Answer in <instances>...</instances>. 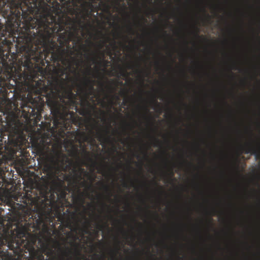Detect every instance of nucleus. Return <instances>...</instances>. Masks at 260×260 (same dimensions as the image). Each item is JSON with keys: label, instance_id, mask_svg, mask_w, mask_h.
I'll return each instance as SVG.
<instances>
[{"label": "nucleus", "instance_id": "obj_1", "mask_svg": "<svg viewBox=\"0 0 260 260\" xmlns=\"http://www.w3.org/2000/svg\"><path fill=\"white\" fill-rule=\"evenodd\" d=\"M0 260H12L11 255L4 246L13 251L15 254L21 255L23 252H29L32 260H81V249L79 243L71 242L73 249L62 248L57 242V251L48 244L43 243L41 248L36 249L34 245L36 240L24 227L16 226L15 230L6 229L4 223L0 219Z\"/></svg>", "mask_w": 260, "mask_h": 260}, {"label": "nucleus", "instance_id": "obj_2", "mask_svg": "<svg viewBox=\"0 0 260 260\" xmlns=\"http://www.w3.org/2000/svg\"><path fill=\"white\" fill-rule=\"evenodd\" d=\"M13 0L10 21L27 32L35 28L37 34H61V0Z\"/></svg>", "mask_w": 260, "mask_h": 260}, {"label": "nucleus", "instance_id": "obj_3", "mask_svg": "<svg viewBox=\"0 0 260 260\" xmlns=\"http://www.w3.org/2000/svg\"><path fill=\"white\" fill-rule=\"evenodd\" d=\"M63 88L62 84L57 79L50 82V87L40 79L31 84L29 86L28 101L23 102L21 106L24 117L34 120L35 123H37L42 118L43 111L44 101L42 96H45L51 113L55 118L54 125H56L57 119L63 118L68 113L66 107L59 101L62 99L61 93Z\"/></svg>", "mask_w": 260, "mask_h": 260}, {"label": "nucleus", "instance_id": "obj_4", "mask_svg": "<svg viewBox=\"0 0 260 260\" xmlns=\"http://www.w3.org/2000/svg\"><path fill=\"white\" fill-rule=\"evenodd\" d=\"M94 80H92L89 77H86L84 79V86H82L80 85L78 86L79 90L80 92L84 95L85 98V102L88 105H89V103L87 100L89 98L90 96L93 95L94 93Z\"/></svg>", "mask_w": 260, "mask_h": 260}, {"label": "nucleus", "instance_id": "obj_5", "mask_svg": "<svg viewBox=\"0 0 260 260\" xmlns=\"http://www.w3.org/2000/svg\"><path fill=\"white\" fill-rule=\"evenodd\" d=\"M60 154L61 153H57L56 158L52 157L49 159L50 164H47L45 166L48 171L52 172L54 171L55 172H59L60 171H66L67 166L64 167V159H60Z\"/></svg>", "mask_w": 260, "mask_h": 260}, {"label": "nucleus", "instance_id": "obj_6", "mask_svg": "<svg viewBox=\"0 0 260 260\" xmlns=\"http://www.w3.org/2000/svg\"><path fill=\"white\" fill-rule=\"evenodd\" d=\"M50 141L48 142L47 140L42 138L39 144H38L37 148L38 154L42 158H46L48 156V153L50 150L49 146Z\"/></svg>", "mask_w": 260, "mask_h": 260}, {"label": "nucleus", "instance_id": "obj_7", "mask_svg": "<svg viewBox=\"0 0 260 260\" xmlns=\"http://www.w3.org/2000/svg\"><path fill=\"white\" fill-rule=\"evenodd\" d=\"M105 44V42H103L101 44H100L98 46L99 48V51L98 52H92L91 54H87L86 55V57L87 59V60H89L90 61L92 62L93 63H96L98 61V59H102V61L105 62V64H107L108 63V60H104V52H102L100 51L101 49H102L104 45Z\"/></svg>", "mask_w": 260, "mask_h": 260}, {"label": "nucleus", "instance_id": "obj_8", "mask_svg": "<svg viewBox=\"0 0 260 260\" xmlns=\"http://www.w3.org/2000/svg\"><path fill=\"white\" fill-rule=\"evenodd\" d=\"M245 154L251 153L255 155L256 159L260 158V152L259 149L252 143L247 144L244 147Z\"/></svg>", "mask_w": 260, "mask_h": 260}, {"label": "nucleus", "instance_id": "obj_9", "mask_svg": "<svg viewBox=\"0 0 260 260\" xmlns=\"http://www.w3.org/2000/svg\"><path fill=\"white\" fill-rule=\"evenodd\" d=\"M8 78L5 79L3 77L0 73V95L6 96L8 93V89L9 88L10 84L7 80Z\"/></svg>", "mask_w": 260, "mask_h": 260}, {"label": "nucleus", "instance_id": "obj_10", "mask_svg": "<svg viewBox=\"0 0 260 260\" xmlns=\"http://www.w3.org/2000/svg\"><path fill=\"white\" fill-rule=\"evenodd\" d=\"M85 172L84 169L81 167L79 168L78 170L74 168L73 169V178L75 183H77L81 179V174Z\"/></svg>", "mask_w": 260, "mask_h": 260}, {"label": "nucleus", "instance_id": "obj_11", "mask_svg": "<svg viewBox=\"0 0 260 260\" xmlns=\"http://www.w3.org/2000/svg\"><path fill=\"white\" fill-rule=\"evenodd\" d=\"M38 216V218L35 220V221L36 222V228H40L42 225H45L46 223L45 217L47 218V215H43L42 213H39Z\"/></svg>", "mask_w": 260, "mask_h": 260}, {"label": "nucleus", "instance_id": "obj_12", "mask_svg": "<svg viewBox=\"0 0 260 260\" xmlns=\"http://www.w3.org/2000/svg\"><path fill=\"white\" fill-rule=\"evenodd\" d=\"M26 199L23 201L24 204L27 206L28 204H34L35 205L36 207L38 206L37 204V199L39 198L38 196H36V197L32 198L31 196L28 195V194H26Z\"/></svg>", "mask_w": 260, "mask_h": 260}, {"label": "nucleus", "instance_id": "obj_13", "mask_svg": "<svg viewBox=\"0 0 260 260\" xmlns=\"http://www.w3.org/2000/svg\"><path fill=\"white\" fill-rule=\"evenodd\" d=\"M96 137L101 142L105 143L107 140L105 136L100 131H98L96 133Z\"/></svg>", "mask_w": 260, "mask_h": 260}, {"label": "nucleus", "instance_id": "obj_14", "mask_svg": "<svg viewBox=\"0 0 260 260\" xmlns=\"http://www.w3.org/2000/svg\"><path fill=\"white\" fill-rule=\"evenodd\" d=\"M102 186H103V188L106 190V191L107 192V193L109 196V197L110 198L111 196H112V193H111V189H110L109 186L107 185H105L103 183H102Z\"/></svg>", "mask_w": 260, "mask_h": 260}, {"label": "nucleus", "instance_id": "obj_15", "mask_svg": "<svg viewBox=\"0 0 260 260\" xmlns=\"http://www.w3.org/2000/svg\"><path fill=\"white\" fill-rule=\"evenodd\" d=\"M68 98L71 99L72 98H74L75 95L73 93L72 89H70L68 92Z\"/></svg>", "mask_w": 260, "mask_h": 260}, {"label": "nucleus", "instance_id": "obj_16", "mask_svg": "<svg viewBox=\"0 0 260 260\" xmlns=\"http://www.w3.org/2000/svg\"><path fill=\"white\" fill-rule=\"evenodd\" d=\"M118 245H117L116 246L115 250L113 251L114 257H115L116 256V255L119 253V251L120 250V248L119 247V244L120 243V242L118 241Z\"/></svg>", "mask_w": 260, "mask_h": 260}, {"label": "nucleus", "instance_id": "obj_17", "mask_svg": "<svg viewBox=\"0 0 260 260\" xmlns=\"http://www.w3.org/2000/svg\"><path fill=\"white\" fill-rule=\"evenodd\" d=\"M120 75L122 76L125 77L126 76V71L125 69L120 68Z\"/></svg>", "mask_w": 260, "mask_h": 260}, {"label": "nucleus", "instance_id": "obj_18", "mask_svg": "<svg viewBox=\"0 0 260 260\" xmlns=\"http://www.w3.org/2000/svg\"><path fill=\"white\" fill-rule=\"evenodd\" d=\"M196 28L197 30H196V32H194V36L196 37L199 38L201 37V36H200L199 35V29L197 27H196Z\"/></svg>", "mask_w": 260, "mask_h": 260}, {"label": "nucleus", "instance_id": "obj_19", "mask_svg": "<svg viewBox=\"0 0 260 260\" xmlns=\"http://www.w3.org/2000/svg\"><path fill=\"white\" fill-rule=\"evenodd\" d=\"M50 126H51L50 122H45L44 128H50Z\"/></svg>", "mask_w": 260, "mask_h": 260}, {"label": "nucleus", "instance_id": "obj_20", "mask_svg": "<svg viewBox=\"0 0 260 260\" xmlns=\"http://www.w3.org/2000/svg\"><path fill=\"white\" fill-rule=\"evenodd\" d=\"M85 113H86L88 115H90V112L88 110H85V111H82L81 113H80V114H81L82 115H84Z\"/></svg>", "mask_w": 260, "mask_h": 260}, {"label": "nucleus", "instance_id": "obj_21", "mask_svg": "<svg viewBox=\"0 0 260 260\" xmlns=\"http://www.w3.org/2000/svg\"><path fill=\"white\" fill-rule=\"evenodd\" d=\"M89 159L92 162L93 167H94L96 165L97 163L93 161L91 158H89Z\"/></svg>", "mask_w": 260, "mask_h": 260}, {"label": "nucleus", "instance_id": "obj_22", "mask_svg": "<svg viewBox=\"0 0 260 260\" xmlns=\"http://www.w3.org/2000/svg\"><path fill=\"white\" fill-rule=\"evenodd\" d=\"M60 197L62 199H65L66 197V192H64V191L62 192L61 194H60Z\"/></svg>", "mask_w": 260, "mask_h": 260}, {"label": "nucleus", "instance_id": "obj_23", "mask_svg": "<svg viewBox=\"0 0 260 260\" xmlns=\"http://www.w3.org/2000/svg\"><path fill=\"white\" fill-rule=\"evenodd\" d=\"M4 51L2 46L0 47V56L4 55Z\"/></svg>", "mask_w": 260, "mask_h": 260}, {"label": "nucleus", "instance_id": "obj_24", "mask_svg": "<svg viewBox=\"0 0 260 260\" xmlns=\"http://www.w3.org/2000/svg\"><path fill=\"white\" fill-rule=\"evenodd\" d=\"M91 70V68L90 66H89L88 67V70H87V74H88V75H90V74Z\"/></svg>", "mask_w": 260, "mask_h": 260}, {"label": "nucleus", "instance_id": "obj_25", "mask_svg": "<svg viewBox=\"0 0 260 260\" xmlns=\"http://www.w3.org/2000/svg\"><path fill=\"white\" fill-rule=\"evenodd\" d=\"M112 98L113 99H116V100H118L119 99V96L116 95V94H114L112 96Z\"/></svg>", "mask_w": 260, "mask_h": 260}, {"label": "nucleus", "instance_id": "obj_26", "mask_svg": "<svg viewBox=\"0 0 260 260\" xmlns=\"http://www.w3.org/2000/svg\"><path fill=\"white\" fill-rule=\"evenodd\" d=\"M110 88L111 93H114L116 90L115 87H110Z\"/></svg>", "mask_w": 260, "mask_h": 260}, {"label": "nucleus", "instance_id": "obj_27", "mask_svg": "<svg viewBox=\"0 0 260 260\" xmlns=\"http://www.w3.org/2000/svg\"><path fill=\"white\" fill-rule=\"evenodd\" d=\"M133 65L131 64H127V69H132L133 68Z\"/></svg>", "mask_w": 260, "mask_h": 260}, {"label": "nucleus", "instance_id": "obj_28", "mask_svg": "<svg viewBox=\"0 0 260 260\" xmlns=\"http://www.w3.org/2000/svg\"><path fill=\"white\" fill-rule=\"evenodd\" d=\"M105 168V166L103 165H101L99 170H102L103 171H104Z\"/></svg>", "mask_w": 260, "mask_h": 260}, {"label": "nucleus", "instance_id": "obj_29", "mask_svg": "<svg viewBox=\"0 0 260 260\" xmlns=\"http://www.w3.org/2000/svg\"><path fill=\"white\" fill-rule=\"evenodd\" d=\"M128 29L133 34H134V31L131 26H128Z\"/></svg>", "mask_w": 260, "mask_h": 260}, {"label": "nucleus", "instance_id": "obj_30", "mask_svg": "<svg viewBox=\"0 0 260 260\" xmlns=\"http://www.w3.org/2000/svg\"><path fill=\"white\" fill-rule=\"evenodd\" d=\"M67 226H68V227H69V228H70V229H72V225H71V223L70 221H69L68 222V225H67Z\"/></svg>", "mask_w": 260, "mask_h": 260}, {"label": "nucleus", "instance_id": "obj_31", "mask_svg": "<svg viewBox=\"0 0 260 260\" xmlns=\"http://www.w3.org/2000/svg\"><path fill=\"white\" fill-rule=\"evenodd\" d=\"M120 93H121V95H125L126 94V92L124 91V90H122L121 92H120Z\"/></svg>", "mask_w": 260, "mask_h": 260}, {"label": "nucleus", "instance_id": "obj_32", "mask_svg": "<svg viewBox=\"0 0 260 260\" xmlns=\"http://www.w3.org/2000/svg\"><path fill=\"white\" fill-rule=\"evenodd\" d=\"M77 200H78V201H83V200L81 198V197L79 196L78 197L76 198V199Z\"/></svg>", "mask_w": 260, "mask_h": 260}, {"label": "nucleus", "instance_id": "obj_33", "mask_svg": "<svg viewBox=\"0 0 260 260\" xmlns=\"http://www.w3.org/2000/svg\"><path fill=\"white\" fill-rule=\"evenodd\" d=\"M123 186L124 187H127V184L126 182H124L123 183Z\"/></svg>", "mask_w": 260, "mask_h": 260}, {"label": "nucleus", "instance_id": "obj_34", "mask_svg": "<svg viewBox=\"0 0 260 260\" xmlns=\"http://www.w3.org/2000/svg\"><path fill=\"white\" fill-rule=\"evenodd\" d=\"M154 140L156 141V142L157 143H159V141L158 140V139L154 138Z\"/></svg>", "mask_w": 260, "mask_h": 260}, {"label": "nucleus", "instance_id": "obj_35", "mask_svg": "<svg viewBox=\"0 0 260 260\" xmlns=\"http://www.w3.org/2000/svg\"><path fill=\"white\" fill-rule=\"evenodd\" d=\"M101 86H102V90H103V91H104V88H103V87H104V83H102L101 84Z\"/></svg>", "mask_w": 260, "mask_h": 260}, {"label": "nucleus", "instance_id": "obj_36", "mask_svg": "<svg viewBox=\"0 0 260 260\" xmlns=\"http://www.w3.org/2000/svg\"><path fill=\"white\" fill-rule=\"evenodd\" d=\"M98 227H99V229L100 230H101L102 228H103V226L101 225H100V224L98 225Z\"/></svg>", "mask_w": 260, "mask_h": 260}, {"label": "nucleus", "instance_id": "obj_37", "mask_svg": "<svg viewBox=\"0 0 260 260\" xmlns=\"http://www.w3.org/2000/svg\"><path fill=\"white\" fill-rule=\"evenodd\" d=\"M84 232H85V233H86V234H88V230H87V229H85L84 230Z\"/></svg>", "mask_w": 260, "mask_h": 260}, {"label": "nucleus", "instance_id": "obj_38", "mask_svg": "<svg viewBox=\"0 0 260 260\" xmlns=\"http://www.w3.org/2000/svg\"><path fill=\"white\" fill-rule=\"evenodd\" d=\"M126 103H127V102H126V101H124V102H123V103H122V104H123V105L124 106L126 105Z\"/></svg>", "mask_w": 260, "mask_h": 260}, {"label": "nucleus", "instance_id": "obj_39", "mask_svg": "<svg viewBox=\"0 0 260 260\" xmlns=\"http://www.w3.org/2000/svg\"><path fill=\"white\" fill-rule=\"evenodd\" d=\"M113 46H114V47H116V44H115V41H114V42H113Z\"/></svg>", "mask_w": 260, "mask_h": 260}, {"label": "nucleus", "instance_id": "obj_40", "mask_svg": "<svg viewBox=\"0 0 260 260\" xmlns=\"http://www.w3.org/2000/svg\"><path fill=\"white\" fill-rule=\"evenodd\" d=\"M86 223H87V225H88V226H89V224H90V223H89V222L88 221H86Z\"/></svg>", "mask_w": 260, "mask_h": 260}, {"label": "nucleus", "instance_id": "obj_41", "mask_svg": "<svg viewBox=\"0 0 260 260\" xmlns=\"http://www.w3.org/2000/svg\"><path fill=\"white\" fill-rule=\"evenodd\" d=\"M145 110H146V113H148V109H147V108H145Z\"/></svg>", "mask_w": 260, "mask_h": 260}, {"label": "nucleus", "instance_id": "obj_42", "mask_svg": "<svg viewBox=\"0 0 260 260\" xmlns=\"http://www.w3.org/2000/svg\"><path fill=\"white\" fill-rule=\"evenodd\" d=\"M154 102L155 104H157V101H156V99H154Z\"/></svg>", "mask_w": 260, "mask_h": 260}, {"label": "nucleus", "instance_id": "obj_43", "mask_svg": "<svg viewBox=\"0 0 260 260\" xmlns=\"http://www.w3.org/2000/svg\"><path fill=\"white\" fill-rule=\"evenodd\" d=\"M144 155H145V157H148V156H147V153H146V152H145V153H144Z\"/></svg>", "mask_w": 260, "mask_h": 260}, {"label": "nucleus", "instance_id": "obj_44", "mask_svg": "<svg viewBox=\"0 0 260 260\" xmlns=\"http://www.w3.org/2000/svg\"><path fill=\"white\" fill-rule=\"evenodd\" d=\"M89 6L90 8L92 7V5L91 4H89Z\"/></svg>", "mask_w": 260, "mask_h": 260}, {"label": "nucleus", "instance_id": "obj_45", "mask_svg": "<svg viewBox=\"0 0 260 260\" xmlns=\"http://www.w3.org/2000/svg\"><path fill=\"white\" fill-rule=\"evenodd\" d=\"M143 19H144V20L145 21V22H147V19H144V18H143Z\"/></svg>", "mask_w": 260, "mask_h": 260}, {"label": "nucleus", "instance_id": "obj_46", "mask_svg": "<svg viewBox=\"0 0 260 260\" xmlns=\"http://www.w3.org/2000/svg\"><path fill=\"white\" fill-rule=\"evenodd\" d=\"M106 132L107 134H108L109 132L108 130H106Z\"/></svg>", "mask_w": 260, "mask_h": 260}, {"label": "nucleus", "instance_id": "obj_47", "mask_svg": "<svg viewBox=\"0 0 260 260\" xmlns=\"http://www.w3.org/2000/svg\"><path fill=\"white\" fill-rule=\"evenodd\" d=\"M122 231L124 232V234H125V232L124 231L123 229H121Z\"/></svg>", "mask_w": 260, "mask_h": 260}, {"label": "nucleus", "instance_id": "obj_48", "mask_svg": "<svg viewBox=\"0 0 260 260\" xmlns=\"http://www.w3.org/2000/svg\"><path fill=\"white\" fill-rule=\"evenodd\" d=\"M152 0H149V2H150V3H152Z\"/></svg>", "mask_w": 260, "mask_h": 260}, {"label": "nucleus", "instance_id": "obj_49", "mask_svg": "<svg viewBox=\"0 0 260 260\" xmlns=\"http://www.w3.org/2000/svg\"><path fill=\"white\" fill-rule=\"evenodd\" d=\"M102 113H103V114L104 115H105V112L102 111Z\"/></svg>", "mask_w": 260, "mask_h": 260}, {"label": "nucleus", "instance_id": "obj_50", "mask_svg": "<svg viewBox=\"0 0 260 260\" xmlns=\"http://www.w3.org/2000/svg\"><path fill=\"white\" fill-rule=\"evenodd\" d=\"M108 53H109V54H111V51L109 50V51H108Z\"/></svg>", "mask_w": 260, "mask_h": 260}, {"label": "nucleus", "instance_id": "obj_51", "mask_svg": "<svg viewBox=\"0 0 260 260\" xmlns=\"http://www.w3.org/2000/svg\"><path fill=\"white\" fill-rule=\"evenodd\" d=\"M156 64L157 65H158V61H157V62H156Z\"/></svg>", "mask_w": 260, "mask_h": 260}, {"label": "nucleus", "instance_id": "obj_52", "mask_svg": "<svg viewBox=\"0 0 260 260\" xmlns=\"http://www.w3.org/2000/svg\"><path fill=\"white\" fill-rule=\"evenodd\" d=\"M106 38H107V40H108L110 39V38H109V37H107Z\"/></svg>", "mask_w": 260, "mask_h": 260}, {"label": "nucleus", "instance_id": "obj_53", "mask_svg": "<svg viewBox=\"0 0 260 260\" xmlns=\"http://www.w3.org/2000/svg\"><path fill=\"white\" fill-rule=\"evenodd\" d=\"M120 84H121V85H122V84H123L122 82H120Z\"/></svg>", "mask_w": 260, "mask_h": 260}, {"label": "nucleus", "instance_id": "obj_54", "mask_svg": "<svg viewBox=\"0 0 260 260\" xmlns=\"http://www.w3.org/2000/svg\"><path fill=\"white\" fill-rule=\"evenodd\" d=\"M62 155L64 157H66V155L64 154H62Z\"/></svg>", "mask_w": 260, "mask_h": 260}, {"label": "nucleus", "instance_id": "obj_55", "mask_svg": "<svg viewBox=\"0 0 260 260\" xmlns=\"http://www.w3.org/2000/svg\"><path fill=\"white\" fill-rule=\"evenodd\" d=\"M91 133L92 134H93V133H93V131H91Z\"/></svg>", "mask_w": 260, "mask_h": 260}, {"label": "nucleus", "instance_id": "obj_56", "mask_svg": "<svg viewBox=\"0 0 260 260\" xmlns=\"http://www.w3.org/2000/svg\"><path fill=\"white\" fill-rule=\"evenodd\" d=\"M60 44H62L63 42H60Z\"/></svg>", "mask_w": 260, "mask_h": 260}, {"label": "nucleus", "instance_id": "obj_57", "mask_svg": "<svg viewBox=\"0 0 260 260\" xmlns=\"http://www.w3.org/2000/svg\"><path fill=\"white\" fill-rule=\"evenodd\" d=\"M41 124H44V123H43V122H41Z\"/></svg>", "mask_w": 260, "mask_h": 260}]
</instances>
